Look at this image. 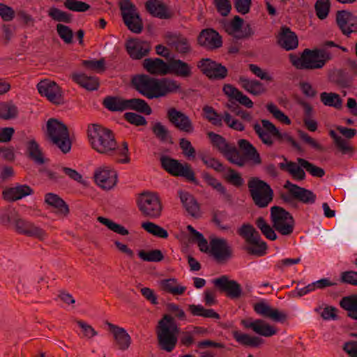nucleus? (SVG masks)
I'll return each mask as SVG.
<instances>
[{
  "label": "nucleus",
  "instance_id": "64",
  "mask_svg": "<svg viewBox=\"0 0 357 357\" xmlns=\"http://www.w3.org/2000/svg\"><path fill=\"white\" fill-rule=\"evenodd\" d=\"M314 8L316 14L320 20L326 18L330 10L329 0H317Z\"/></svg>",
  "mask_w": 357,
  "mask_h": 357
},
{
  "label": "nucleus",
  "instance_id": "31",
  "mask_svg": "<svg viewBox=\"0 0 357 357\" xmlns=\"http://www.w3.org/2000/svg\"><path fill=\"white\" fill-rule=\"evenodd\" d=\"M238 145L243 152L245 161L250 160L254 165L261 163V159L256 148L247 139H241L238 140Z\"/></svg>",
  "mask_w": 357,
  "mask_h": 357
},
{
  "label": "nucleus",
  "instance_id": "35",
  "mask_svg": "<svg viewBox=\"0 0 357 357\" xmlns=\"http://www.w3.org/2000/svg\"><path fill=\"white\" fill-rule=\"evenodd\" d=\"M181 201L186 211L193 217H197L199 212V206L195 197L188 192L180 190L178 192Z\"/></svg>",
  "mask_w": 357,
  "mask_h": 357
},
{
  "label": "nucleus",
  "instance_id": "1",
  "mask_svg": "<svg viewBox=\"0 0 357 357\" xmlns=\"http://www.w3.org/2000/svg\"><path fill=\"white\" fill-rule=\"evenodd\" d=\"M87 138L92 149L99 154L112 158L118 163L130 162L128 143L123 142L119 145L111 130L99 124H90L87 128Z\"/></svg>",
  "mask_w": 357,
  "mask_h": 357
},
{
  "label": "nucleus",
  "instance_id": "2",
  "mask_svg": "<svg viewBox=\"0 0 357 357\" xmlns=\"http://www.w3.org/2000/svg\"><path fill=\"white\" fill-rule=\"evenodd\" d=\"M132 84L148 99L160 98L182 91L181 83L169 77L157 79L147 75H139L132 79Z\"/></svg>",
  "mask_w": 357,
  "mask_h": 357
},
{
  "label": "nucleus",
  "instance_id": "3",
  "mask_svg": "<svg viewBox=\"0 0 357 357\" xmlns=\"http://www.w3.org/2000/svg\"><path fill=\"white\" fill-rule=\"evenodd\" d=\"M261 125L255 123L253 129L260 140L268 146H272L275 138L280 143H287L295 149L301 151L298 143L287 132H280L275 126L266 119L261 120Z\"/></svg>",
  "mask_w": 357,
  "mask_h": 357
},
{
  "label": "nucleus",
  "instance_id": "45",
  "mask_svg": "<svg viewBox=\"0 0 357 357\" xmlns=\"http://www.w3.org/2000/svg\"><path fill=\"white\" fill-rule=\"evenodd\" d=\"M17 107L11 101L0 102V119L10 120L17 117Z\"/></svg>",
  "mask_w": 357,
  "mask_h": 357
},
{
  "label": "nucleus",
  "instance_id": "59",
  "mask_svg": "<svg viewBox=\"0 0 357 357\" xmlns=\"http://www.w3.org/2000/svg\"><path fill=\"white\" fill-rule=\"evenodd\" d=\"M48 15L52 20L57 22L70 23L72 21L71 14L63 11L55 7L50 8L48 11Z\"/></svg>",
  "mask_w": 357,
  "mask_h": 357
},
{
  "label": "nucleus",
  "instance_id": "51",
  "mask_svg": "<svg viewBox=\"0 0 357 357\" xmlns=\"http://www.w3.org/2000/svg\"><path fill=\"white\" fill-rule=\"evenodd\" d=\"M142 227L148 233L161 238H167L168 232L166 229L152 222H144Z\"/></svg>",
  "mask_w": 357,
  "mask_h": 357
},
{
  "label": "nucleus",
  "instance_id": "17",
  "mask_svg": "<svg viewBox=\"0 0 357 357\" xmlns=\"http://www.w3.org/2000/svg\"><path fill=\"white\" fill-rule=\"evenodd\" d=\"M213 284L220 292L225 293L231 299H238L242 295L241 285L236 281L229 280L227 275L214 279Z\"/></svg>",
  "mask_w": 357,
  "mask_h": 357
},
{
  "label": "nucleus",
  "instance_id": "25",
  "mask_svg": "<svg viewBox=\"0 0 357 357\" xmlns=\"http://www.w3.org/2000/svg\"><path fill=\"white\" fill-rule=\"evenodd\" d=\"M198 43L207 50H215L222 45V38L220 34L212 29L202 30L199 33Z\"/></svg>",
  "mask_w": 357,
  "mask_h": 357
},
{
  "label": "nucleus",
  "instance_id": "8",
  "mask_svg": "<svg viewBox=\"0 0 357 357\" xmlns=\"http://www.w3.org/2000/svg\"><path fill=\"white\" fill-rule=\"evenodd\" d=\"M121 15L125 25L132 33H140L143 30V22L137 8L130 0H121L119 2Z\"/></svg>",
  "mask_w": 357,
  "mask_h": 357
},
{
  "label": "nucleus",
  "instance_id": "56",
  "mask_svg": "<svg viewBox=\"0 0 357 357\" xmlns=\"http://www.w3.org/2000/svg\"><path fill=\"white\" fill-rule=\"evenodd\" d=\"M97 220L99 222L105 225L108 229H109L110 230L116 234H119L122 236H126L129 234V231L126 227L113 222L112 220L108 218L99 216L98 217Z\"/></svg>",
  "mask_w": 357,
  "mask_h": 357
},
{
  "label": "nucleus",
  "instance_id": "21",
  "mask_svg": "<svg viewBox=\"0 0 357 357\" xmlns=\"http://www.w3.org/2000/svg\"><path fill=\"white\" fill-rule=\"evenodd\" d=\"M337 24L342 33L349 36L353 32H357V17L347 10L337 11Z\"/></svg>",
  "mask_w": 357,
  "mask_h": 357
},
{
  "label": "nucleus",
  "instance_id": "49",
  "mask_svg": "<svg viewBox=\"0 0 357 357\" xmlns=\"http://www.w3.org/2000/svg\"><path fill=\"white\" fill-rule=\"evenodd\" d=\"M226 158L234 165L238 167H243L245 164V158L240 153L236 147L232 144L229 149L225 153Z\"/></svg>",
  "mask_w": 357,
  "mask_h": 357
},
{
  "label": "nucleus",
  "instance_id": "63",
  "mask_svg": "<svg viewBox=\"0 0 357 357\" xmlns=\"http://www.w3.org/2000/svg\"><path fill=\"white\" fill-rule=\"evenodd\" d=\"M187 229L190 231V233L193 235L196 241H197V245L199 248V250L202 252H207L210 250L208 249V242L206 239L204 237V236L197 231L194 227L191 225L187 226Z\"/></svg>",
  "mask_w": 357,
  "mask_h": 357
},
{
  "label": "nucleus",
  "instance_id": "14",
  "mask_svg": "<svg viewBox=\"0 0 357 357\" xmlns=\"http://www.w3.org/2000/svg\"><path fill=\"white\" fill-rule=\"evenodd\" d=\"M167 119L174 128L180 131L189 134L195 131L194 124L190 118L175 107H170L167 109Z\"/></svg>",
  "mask_w": 357,
  "mask_h": 357
},
{
  "label": "nucleus",
  "instance_id": "11",
  "mask_svg": "<svg viewBox=\"0 0 357 357\" xmlns=\"http://www.w3.org/2000/svg\"><path fill=\"white\" fill-rule=\"evenodd\" d=\"M284 188L288 190V193L282 194L281 198L286 203L296 207L297 205L294 203V199H296L305 204H312L315 202L317 197L310 190L294 184L289 181L285 182Z\"/></svg>",
  "mask_w": 357,
  "mask_h": 357
},
{
  "label": "nucleus",
  "instance_id": "52",
  "mask_svg": "<svg viewBox=\"0 0 357 357\" xmlns=\"http://www.w3.org/2000/svg\"><path fill=\"white\" fill-rule=\"evenodd\" d=\"M298 163L305 169L308 173L312 176L321 178L325 175V171L324 169L314 165L310 162L305 159L298 158L297 159Z\"/></svg>",
  "mask_w": 357,
  "mask_h": 357
},
{
  "label": "nucleus",
  "instance_id": "54",
  "mask_svg": "<svg viewBox=\"0 0 357 357\" xmlns=\"http://www.w3.org/2000/svg\"><path fill=\"white\" fill-rule=\"evenodd\" d=\"M208 136L213 145L223 155L232 145L231 144L228 143L223 137L213 132H208Z\"/></svg>",
  "mask_w": 357,
  "mask_h": 357
},
{
  "label": "nucleus",
  "instance_id": "39",
  "mask_svg": "<svg viewBox=\"0 0 357 357\" xmlns=\"http://www.w3.org/2000/svg\"><path fill=\"white\" fill-rule=\"evenodd\" d=\"M161 289L172 295H182L186 287L180 285L174 278L162 280L160 282Z\"/></svg>",
  "mask_w": 357,
  "mask_h": 357
},
{
  "label": "nucleus",
  "instance_id": "12",
  "mask_svg": "<svg viewBox=\"0 0 357 357\" xmlns=\"http://www.w3.org/2000/svg\"><path fill=\"white\" fill-rule=\"evenodd\" d=\"M160 162L162 168L175 176H182L190 181L196 182L195 172L190 165L186 162L182 164L178 160L169 156H162Z\"/></svg>",
  "mask_w": 357,
  "mask_h": 357
},
{
  "label": "nucleus",
  "instance_id": "48",
  "mask_svg": "<svg viewBox=\"0 0 357 357\" xmlns=\"http://www.w3.org/2000/svg\"><path fill=\"white\" fill-rule=\"evenodd\" d=\"M152 132L160 142L172 143L169 130L162 123H155L152 127Z\"/></svg>",
  "mask_w": 357,
  "mask_h": 357
},
{
  "label": "nucleus",
  "instance_id": "23",
  "mask_svg": "<svg viewBox=\"0 0 357 357\" xmlns=\"http://www.w3.org/2000/svg\"><path fill=\"white\" fill-rule=\"evenodd\" d=\"M255 311L259 315L276 322H284L287 319L285 312L273 308L268 303L261 301L254 305Z\"/></svg>",
  "mask_w": 357,
  "mask_h": 357
},
{
  "label": "nucleus",
  "instance_id": "6",
  "mask_svg": "<svg viewBox=\"0 0 357 357\" xmlns=\"http://www.w3.org/2000/svg\"><path fill=\"white\" fill-rule=\"evenodd\" d=\"M290 61L297 69H319L331 59L329 53L324 50H310L305 49L300 57L290 54Z\"/></svg>",
  "mask_w": 357,
  "mask_h": 357
},
{
  "label": "nucleus",
  "instance_id": "42",
  "mask_svg": "<svg viewBox=\"0 0 357 357\" xmlns=\"http://www.w3.org/2000/svg\"><path fill=\"white\" fill-rule=\"evenodd\" d=\"M27 149L29 158L33 160L36 164L41 165L48 160L44 157L38 144L34 139L29 142Z\"/></svg>",
  "mask_w": 357,
  "mask_h": 357
},
{
  "label": "nucleus",
  "instance_id": "62",
  "mask_svg": "<svg viewBox=\"0 0 357 357\" xmlns=\"http://www.w3.org/2000/svg\"><path fill=\"white\" fill-rule=\"evenodd\" d=\"M64 6L74 12H85L90 8V5L78 0H66L64 1Z\"/></svg>",
  "mask_w": 357,
  "mask_h": 357
},
{
  "label": "nucleus",
  "instance_id": "44",
  "mask_svg": "<svg viewBox=\"0 0 357 357\" xmlns=\"http://www.w3.org/2000/svg\"><path fill=\"white\" fill-rule=\"evenodd\" d=\"M127 109L136 110L146 115H149L152 112V109L149 104L144 100L140 98L127 100Z\"/></svg>",
  "mask_w": 357,
  "mask_h": 357
},
{
  "label": "nucleus",
  "instance_id": "19",
  "mask_svg": "<svg viewBox=\"0 0 357 357\" xmlns=\"http://www.w3.org/2000/svg\"><path fill=\"white\" fill-rule=\"evenodd\" d=\"M105 324L112 335L115 347L122 351L128 350L131 345L132 339L126 330L107 321Z\"/></svg>",
  "mask_w": 357,
  "mask_h": 357
},
{
  "label": "nucleus",
  "instance_id": "18",
  "mask_svg": "<svg viewBox=\"0 0 357 357\" xmlns=\"http://www.w3.org/2000/svg\"><path fill=\"white\" fill-rule=\"evenodd\" d=\"M37 89L39 93L45 96L51 102L56 105L63 103L62 91L56 82L44 79L37 84Z\"/></svg>",
  "mask_w": 357,
  "mask_h": 357
},
{
  "label": "nucleus",
  "instance_id": "47",
  "mask_svg": "<svg viewBox=\"0 0 357 357\" xmlns=\"http://www.w3.org/2000/svg\"><path fill=\"white\" fill-rule=\"evenodd\" d=\"M238 234L242 236L248 243H257L259 238V234L251 225H243L238 231Z\"/></svg>",
  "mask_w": 357,
  "mask_h": 357
},
{
  "label": "nucleus",
  "instance_id": "32",
  "mask_svg": "<svg viewBox=\"0 0 357 357\" xmlns=\"http://www.w3.org/2000/svg\"><path fill=\"white\" fill-rule=\"evenodd\" d=\"M222 91L230 99L236 100L245 107L252 108L253 107V102L250 99V98L244 95L241 91L231 84H225L222 88Z\"/></svg>",
  "mask_w": 357,
  "mask_h": 357
},
{
  "label": "nucleus",
  "instance_id": "29",
  "mask_svg": "<svg viewBox=\"0 0 357 357\" xmlns=\"http://www.w3.org/2000/svg\"><path fill=\"white\" fill-rule=\"evenodd\" d=\"M143 68L146 72L155 75H167L168 63L159 58H147L143 61Z\"/></svg>",
  "mask_w": 357,
  "mask_h": 357
},
{
  "label": "nucleus",
  "instance_id": "16",
  "mask_svg": "<svg viewBox=\"0 0 357 357\" xmlns=\"http://www.w3.org/2000/svg\"><path fill=\"white\" fill-rule=\"evenodd\" d=\"M93 178L95 183L104 190H110L117 183V173L112 168L101 166L95 170Z\"/></svg>",
  "mask_w": 357,
  "mask_h": 357
},
{
  "label": "nucleus",
  "instance_id": "40",
  "mask_svg": "<svg viewBox=\"0 0 357 357\" xmlns=\"http://www.w3.org/2000/svg\"><path fill=\"white\" fill-rule=\"evenodd\" d=\"M340 305L347 311L349 317L357 320V294L342 298Z\"/></svg>",
  "mask_w": 357,
  "mask_h": 357
},
{
  "label": "nucleus",
  "instance_id": "46",
  "mask_svg": "<svg viewBox=\"0 0 357 357\" xmlns=\"http://www.w3.org/2000/svg\"><path fill=\"white\" fill-rule=\"evenodd\" d=\"M188 310L193 316H201L205 318L220 319V314L213 309H205L201 305H190Z\"/></svg>",
  "mask_w": 357,
  "mask_h": 357
},
{
  "label": "nucleus",
  "instance_id": "34",
  "mask_svg": "<svg viewBox=\"0 0 357 357\" xmlns=\"http://www.w3.org/2000/svg\"><path fill=\"white\" fill-rule=\"evenodd\" d=\"M167 43L180 54H187L191 51V46L188 40L182 36L169 34L167 36Z\"/></svg>",
  "mask_w": 357,
  "mask_h": 357
},
{
  "label": "nucleus",
  "instance_id": "36",
  "mask_svg": "<svg viewBox=\"0 0 357 357\" xmlns=\"http://www.w3.org/2000/svg\"><path fill=\"white\" fill-rule=\"evenodd\" d=\"M239 83L243 89L254 96H259L266 92L264 84L258 80L240 77Z\"/></svg>",
  "mask_w": 357,
  "mask_h": 357
},
{
  "label": "nucleus",
  "instance_id": "26",
  "mask_svg": "<svg viewBox=\"0 0 357 357\" xmlns=\"http://www.w3.org/2000/svg\"><path fill=\"white\" fill-rule=\"evenodd\" d=\"M167 68V74H172L182 78H189L193 75L192 66L181 59H169Z\"/></svg>",
  "mask_w": 357,
  "mask_h": 357
},
{
  "label": "nucleus",
  "instance_id": "50",
  "mask_svg": "<svg viewBox=\"0 0 357 357\" xmlns=\"http://www.w3.org/2000/svg\"><path fill=\"white\" fill-rule=\"evenodd\" d=\"M255 224L266 238L271 241L277 238L273 227H272L263 217L257 218Z\"/></svg>",
  "mask_w": 357,
  "mask_h": 357
},
{
  "label": "nucleus",
  "instance_id": "15",
  "mask_svg": "<svg viewBox=\"0 0 357 357\" xmlns=\"http://www.w3.org/2000/svg\"><path fill=\"white\" fill-rule=\"evenodd\" d=\"M15 231L29 237H32L43 241L47 238V233L45 229L34 223L27 221L18 215L15 222Z\"/></svg>",
  "mask_w": 357,
  "mask_h": 357
},
{
  "label": "nucleus",
  "instance_id": "28",
  "mask_svg": "<svg viewBox=\"0 0 357 357\" xmlns=\"http://www.w3.org/2000/svg\"><path fill=\"white\" fill-rule=\"evenodd\" d=\"M278 43L287 51L296 49L298 45V40L296 33L289 27H281L278 36Z\"/></svg>",
  "mask_w": 357,
  "mask_h": 357
},
{
  "label": "nucleus",
  "instance_id": "58",
  "mask_svg": "<svg viewBox=\"0 0 357 357\" xmlns=\"http://www.w3.org/2000/svg\"><path fill=\"white\" fill-rule=\"evenodd\" d=\"M203 112L204 118L210 121L213 125L222 126L223 116L222 117L219 114H218L212 107L205 105L203 107Z\"/></svg>",
  "mask_w": 357,
  "mask_h": 357
},
{
  "label": "nucleus",
  "instance_id": "24",
  "mask_svg": "<svg viewBox=\"0 0 357 357\" xmlns=\"http://www.w3.org/2000/svg\"><path fill=\"white\" fill-rule=\"evenodd\" d=\"M210 244L209 252L217 261H223L231 257V249L225 239L215 238Z\"/></svg>",
  "mask_w": 357,
  "mask_h": 357
},
{
  "label": "nucleus",
  "instance_id": "61",
  "mask_svg": "<svg viewBox=\"0 0 357 357\" xmlns=\"http://www.w3.org/2000/svg\"><path fill=\"white\" fill-rule=\"evenodd\" d=\"M248 243L250 244V245L248 246L246 250L249 254L260 257L266 253L267 245L266 243L261 239V236H259L257 243Z\"/></svg>",
  "mask_w": 357,
  "mask_h": 357
},
{
  "label": "nucleus",
  "instance_id": "27",
  "mask_svg": "<svg viewBox=\"0 0 357 357\" xmlns=\"http://www.w3.org/2000/svg\"><path fill=\"white\" fill-rule=\"evenodd\" d=\"M44 202L49 206L56 209V213L61 218H66L70 213L68 205L56 194H45Z\"/></svg>",
  "mask_w": 357,
  "mask_h": 357
},
{
  "label": "nucleus",
  "instance_id": "53",
  "mask_svg": "<svg viewBox=\"0 0 357 357\" xmlns=\"http://www.w3.org/2000/svg\"><path fill=\"white\" fill-rule=\"evenodd\" d=\"M321 101L326 106L333 107L340 109L342 107V101L340 96L335 93L323 92L320 95Z\"/></svg>",
  "mask_w": 357,
  "mask_h": 357
},
{
  "label": "nucleus",
  "instance_id": "10",
  "mask_svg": "<svg viewBox=\"0 0 357 357\" xmlns=\"http://www.w3.org/2000/svg\"><path fill=\"white\" fill-rule=\"evenodd\" d=\"M271 220L273 228L283 236L292 234L294 228L293 216L280 206H274L271 208Z\"/></svg>",
  "mask_w": 357,
  "mask_h": 357
},
{
  "label": "nucleus",
  "instance_id": "60",
  "mask_svg": "<svg viewBox=\"0 0 357 357\" xmlns=\"http://www.w3.org/2000/svg\"><path fill=\"white\" fill-rule=\"evenodd\" d=\"M138 256L145 261L158 262L162 261L164 258L163 254L160 250H153L149 252L140 250L138 252Z\"/></svg>",
  "mask_w": 357,
  "mask_h": 357
},
{
  "label": "nucleus",
  "instance_id": "37",
  "mask_svg": "<svg viewBox=\"0 0 357 357\" xmlns=\"http://www.w3.org/2000/svg\"><path fill=\"white\" fill-rule=\"evenodd\" d=\"M232 335L236 341L243 346L258 347L264 343V340L259 337L251 336L238 331H233Z\"/></svg>",
  "mask_w": 357,
  "mask_h": 357
},
{
  "label": "nucleus",
  "instance_id": "13",
  "mask_svg": "<svg viewBox=\"0 0 357 357\" xmlns=\"http://www.w3.org/2000/svg\"><path fill=\"white\" fill-rule=\"evenodd\" d=\"M197 67L211 80H222L228 75V70L225 66L208 58L199 60Z\"/></svg>",
  "mask_w": 357,
  "mask_h": 357
},
{
  "label": "nucleus",
  "instance_id": "43",
  "mask_svg": "<svg viewBox=\"0 0 357 357\" xmlns=\"http://www.w3.org/2000/svg\"><path fill=\"white\" fill-rule=\"evenodd\" d=\"M243 20L239 16L234 17L231 22L225 25V31L230 35H233L236 38H243L248 36L247 34L242 33L240 30L242 27Z\"/></svg>",
  "mask_w": 357,
  "mask_h": 357
},
{
  "label": "nucleus",
  "instance_id": "33",
  "mask_svg": "<svg viewBox=\"0 0 357 357\" xmlns=\"http://www.w3.org/2000/svg\"><path fill=\"white\" fill-rule=\"evenodd\" d=\"M33 192V190L29 185H20L3 190V197L7 201L14 202L32 195Z\"/></svg>",
  "mask_w": 357,
  "mask_h": 357
},
{
  "label": "nucleus",
  "instance_id": "30",
  "mask_svg": "<svg viewBox=\"0 0 357 357\" xmlns=\"http://www.w3.org/2000/svg\"><path fill=\"white\" fill-rule=\"evenodd\" d=\"M147 11L153 17L160 19H168L172 13L167 6L159 0H149L145 4Z\"/></svg>",
  "mask_w": 357,
  "mask_h": 357
},
{
  "label": "nucleus",
  "instance_id": "9",
  "mask_svg": "<svg viewBox=\"0 0 357 357\" xmlns=\"http://www.w3.org/2000/svg\"><path fill=\"white\" fill-rule=\"evenodd\" d=\"M137 206L142 214L149 219H157L162 214V205L155 193H142L137 199Z\"/></svg>",
  "mask_w": 357,
  "mask_h": 357
},
{
  "label": "nucleus",
  "instance_id": "38",
  "mask_svg": "<svg viewBox=\"0 0 357 357\" xmlns=\"http://www.w3.org/2000/svg\"><path fill=\"white\" fill-rule=\"evenodd\" d=\"M73 80L87 90H96L99 86L97 77L87 76L85 74L73 73L71 75Z\"/></svg>",
  "mask_w": 357,
  "mask_h": 357
},
{
  "label": "nucleus",
  "instance_id": "7",
  "mask_svg": "<svg viewBox=\"0 0 357 357\" xmlns=\"http://www.w3.org/2000/svg\"><path fill=\"white\" fill-rule=\"evenodd\" d=\"M250 197L255 206L264 208L273 199L274 192L268 183L258 177H251L248 181Z\"/></svg>",
  "mask_w": 357,
  "mask_h": 357
},
{
  "label": "nucleus",
  "instance_id": "57",
  "mask_svg": "<svg viewBox=\"0 0 357 357\" xmlns=\"http://www.w3.org/2000/svg\"><path fill=\"white\" fill-rule=\"evenodd\" d=\"M18 215L15 209H3L0 211V224L6 227H10L13 223L15 225Z\"/></svg>",
  "mask_w": 357,
  "mask_h": 357
},
{
  "label": "nucleus",
  "instance_id": "55",
  "mask_svg": "<svg viewBox=\"0 0 357 357\" xmlns=\"http://www.w3.org/2000/svg\"><path fill=\"white\" fill-rule=\"evenodd\" d=\"M203 177L208 185L221 193L227 200H231V195L227 192L225 188L215 178L207 173L204 174Z\"/></svg>",
  "mask_w": 357,
  "mask_h": 357
},
{
  "label": "nucleus",
  "instance_id": "41",
  "mask_svg": "<svg viewBox=\"0 0 357 357\" xmlns=\"http://www.w3.org/2000/svg\"><path fill=\"white\" fill-rule=\"evenodd\" d=\"M103 105L112 112H123L127 109V100L120 97L107 96L103 100Z\"/></svg>",
  "mask_w": 357,
  "mask_h": 357
},
{
  "label": "nucleus",
  "instance_id": "20",
  "mask_svg": "<svg viewBox=\"0 0 357 357\" xmlns=\"http://www.w3.org/2000/svg\"><path fill=\"white\" fill-rule=\"evenodd\" d=\"M125 47L132 59L139 60L147 56L151 51L149 43L137 38L129 39L126 42Z\"/></svg>",
  "mask_w": 357,
  "mask_h": 357
},
{
  "label": "nucleus",
  "instance_id": "22",
  "mask_svg": "<svg viewBox=\"0 0 357 357\" xmlns=\"http://www.w3.org/2000/svg\"><path fill=\"white\" fill-rule=\"evenodd\" d=\"M241 323L245 328H250L261 336L271 337L277 333V329L263 319H242Z\"/></svg>",
  "mask_w": 357,
  "mask_h": 357
},
{
  "label": "nucleus",
  "instance_id": "4",
  "mask_svg": "<svg viewBox=\"0 0 357 357\" xmlns=\"http://www.w3.org/2000/svg\"><path fill=\"white\" fill-rule=\"evenodd\" d=\"M180 329L174 319L169 315L165 314L159 321L156 333L160 348L167 352L172 351L177 343V335Z\"/></svg>",
  "mask_w": 357,
  "mask_h": 357
},
{
  "label": "nucleus",
  "instance_id": "5",
  "mask_svg": "<svg viewBox=\"0 0 357 357\" xmlns=\"http://www.w3.org/2000/svg\"><path fill=\"white\" fill-rule=\"evenodd\" d=\"M47 139L59 148L63 153L71 149V141L67 126L56 119H50L47 122Z\"/></svg>",
  "mask_w": 357,
  "mask_h": 357
}]
</instances>
